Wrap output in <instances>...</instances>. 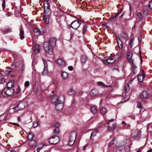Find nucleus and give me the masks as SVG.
<instances>
[{"label": "nucleus", "mask_w": 152, "mask_h": 152, "mask_svg": "<svg viewBox=\"0 0 152 152\" xmlns=\"http://www.w3.org/2000/svg\"><path fill=\"white\" fill-rule=\"evenodd\" d=\"M56 43V39L53 37L45 41L43 44V46L46 52L49 54L52 53Z\"/></svg>", "instance_id": "f257e3e1"}, {"label": "nucleus", "mask_w": 152, "mask_h": 152, "mask_svg": "<svg viewBox=\"0 0 152 152\" xmlns=\"http://www.w3.org/2000/svg\"><path fill=\"white\" fill-rule=\"evenodd\" d=\"M107 124L108 125V130L110 132H113L116 129V125L113 119L106 121Z\"/></svg>", "instance_id": "f03ea898"}, {"label": "nucleus", "mask_w": 152, "mask_h": 152, "mask_svg": "<svg viewBox=\"0 0 152 152\" xmlns=\"http://www.w3.org/2000/svg\"><path fill=\"white\" fill-rule=\"evenodd\" d=\"M14 93L15 90L14 89L5 87L0 91V95H1L4 93V94L7 96H11Z\"/></svg>", "instance_id": "7ed1b4c3"}, {"label": "nucleus", "mask_w": 152, "mask_h": 152, "mask_svg": "<svg viewBox=\"0 0 152 152\" xmlns=\"http://www.w3.org/2000/svg\"><path fill=\"white\" fill-rule=\"evenodd\" d=\"M44 15H50L51 13L50 2L48 1H44Z\"/></svg>", "instance_id": "20e7f679"}, {"label": "nucleus", "mask_w": 152, "mask_h": 152, "mask_svg": "<svg viewBox=\"0 0 152 152\" xmlns=\"http://www.w3.org/2000/svg\"><path fill=\"white\" fill-rule=\"evenodd\" d=\"M77 133L75 131H72L70 134L68 144L70 145H72L74 143L76 139Z\"/></svg>", "instance_id": "39448f33"}, {"label": "nucleus", "mask_w": 152, "mask_h": 152, "mask_svg": "<svg viewBox=\"0 0 152 152\" xmlns=\"http://www.w3.org/2000/svg\"><path fill=\"white\" fill-rule=\"evenodd\" d=\"M48 141L49 143L52 144H55L59 142V138L57 135H54L50 138Z\"/></svg>", "instance_id": "423d86ee"}, {"label": "nucleus", "mask_w": 152, "mask_h": 152, "mask_svg": "<svg viewBox=\"0 0 152 152\" xmlns=\"http://www.w3.org/2000/svg\"><path fill=\"white\" fill-rule=\"evenodd\" d=\"M81 20L77 19L75 20L70 25L72 28L75 29H77L79 27L81 23Z\"/></svg>", "instance_id": "0eeeda50"}, {"label": "nucleus", "mask_w": 152, "mask_h": 152, "mask_svg": "<svg viewBox=\"0 0 152 152\" xmlns=\"http://www.w3.org/2000/svg\"><path fill=\"white\" fill-rule=\"evenodd\" d=\"M64 97L63 96H60L58 97L56 95H54L52 97L51 99V102L54 104L58 102L60 100H64Z\"/></svg>", "instance_id": "6e6552de"}, {"label": "nucleus", "mask_w": 152, "mask_h": 152, "mask_svg": "<svg viewBox=\"0 0 152 152\" xmlns=\"http://www.w3.org/2000/svg\"><path fill=\"white\" fill-rule=\"evenodd\" d=\"M115 60L110 57H105L103 60V62L106 64V62L108 64H113Z\"/></svg>", "instance_id": "1a4fd4ad"}, {"label": "nucleus", "mask_w": 152, "mask_h": 152, "mask_svg": "<svg viewBox=\"0 0 152 152\" xmlns=\"http://www.w3.org/2000/svg\"><path fill=\"white\" fill-rule=\"evenodd\" d=\"M64 100H60L55 104L56 110H61L63 107V102Z\"/></svg>", "instance_id": "9d476101"}, {"label": "nucleus", "mask_w": 152, "mask_h": 152, "mask_svg": "<svg viewBox=\"0 0 152 152\" xmlns=\"http://www.w3.org/2000/svg\"><path fill=\"white\" fill-rule=\"evenodd\" d=\"M149 96L148 93L146 91L142 92L139 96V98L143 99H147Z\"/></svg>", "instance_id": "9b49d317"}, {"label": "nucleus", "mask_w": 152, "mask_h": 152, "mask_svg": "<svg viewBox=\"0 0 152 152\" xmlns=\"http://www.w3.org/2000/svg\"><path fill=\"white\" fill-rule=\"evenodd\" d=\"M43 63L44 64V68L42 72V74L43 75H46L48 72V71L47 68L48 64L46 60H43Z\"/></svg>", "instance_id": "f8f14e48"}, {"label": "nucleus", "mask_w": 152, "mask_h": 152, "mask_svg": "<svg viewBox=\"0 0 152 152\" xmlns=\"http://www.w3.org/2000/svg\"><path fill=\"white\" fill-rule=\"evenodd\" d=\"M18 106L19 107V109L22 110L26 108L27 106V103L25 101L20 102L18 104Z\"/></svg>", "instance_id": "ddd939ff"}, {"label": "nucleus", "mask_w": 152, "mask_h": 152, "mask_svg": "<svg viewBox=\"0 0 152 152\" xmlns=\"http://www.w3.org/2000/svg\"><path fill=\"white\" fill-rule=\"evenodd\" d=\"M56 62L60 66L64 67L66 65L65 61L61 58H59L56 61Z\"/></svg>", "instance_id": "4468645a"}, {"label": "nucleus", "mask_w": 152, "mask_h": 152, "mask_svg": "<svg viewBox=\"0 0 152 152\" xmlns=\"http://www.w3.org/2000/svg\"><path fill=\"white\" fill-rule=\"evenodd\" d=\"M14 83L15 81L14 80H11L7 83V87L10 88H13L14 86Z\"/></svg>", "instance_id": "2eb2a0df"}, {"label": "nucleus", "mask_w": 152, "mask_h": 152, "mask_svg": "<svg viewBox=\"0 0 152 152\" xmlns=\"http://www.w3.org/2000/svg\"><path fill=\"white\" fill-rule=\"evenodd\" d=\"M142 75H139L138 76L137 79L139 81L141 82L142 81L144 77H145V74L143 73V70H142Z\"/></svg>", "instance_id": "dca6fc26"}, {"label": "nucleus", "mask_w": 152, "mask_h": 152, "mask_svg": "<svg viewBox=\"0 0 152 152\" xmlns=\"http://www.w3.org/2000/svg\"><path fill=\"white\" fill-rule=\"evenodd\" d=\"M98 91L96 89H92L90 93V95L91 96H94L98 94Z\"/></svg>", "instance_id": "f3484780"}, {"label": "nucleus", "mask_w": 152, "mask_h": 152, "mask_svg": "<svg viewBox=\"0 0 152 152\" xmlns=\"http://www.w3.org/2000/svg\"><path fill=\"white\" fill-rule=\"evenodd\" d=\"M40 50L39 45L38 44H36L34 47V52L36 54L39 53Z\"/></svg>", "instance_id": "a211bd4d"}, {"label": "nucleus", "mask_w": 152, "mask_h": 152, "mask_svg": "<svg viewBox=\"0 0 152 152\" xmlns=\"http://www.w3.org/2000/svg\"><path fill=\"white\" fill-rule=\"evenodd\" d=\"M127 142V140L126 139H124L123 141H121V142L120 143V145H118V144H116L115 145L116 146L118 147L123 146L126 144Z\"/></svg>", "instance_id": "6ab92c4d"}, {"label": "nucleus", "mask_w": 152, "mask_h": 152, "mask_svg": "<svg viewBox=\"0 0 152 152\" xmlns=\"http://www.w3.org/2000/svg\"><path fill=\"white\" fill-rule=\"evenodd\" d=\"M61 76L62 79L64 80H66L68 77V75L67 73L65 71H62L61 73Z\"/></svg>", "instance_id": "aec40b11"}, {"label": "nucleus", "mask_w": 152, "mask_h": 152, "mask_svg": "<svg viewBox=\"0 0 152 152\" xmlns=\"http://www.w3.org/2000/svg\"><path fill=\"white\" fill-rule=\"evenodd\" d=\"M50 15H44L43 19L44 22L46 24H48L49 23V17Z\"/></svg>", "instance_id": "412c9836"}, {"label": "nucleus", "mask_w": 152, "mask_h": 152, "mask_svg": "<svg viewBox=\"0 0 152 152\" xmlns=\"http://www.w3.org/2000/svg\"><path fill=\"white\" fill-rule=\"evenodd\" d=\"M20 38L21 39H24V32L23 29L22 27L20 28Z\"/></svg>", "instance_id": "4be33fe9"}, {"label": "nucleus", "mask_w": 152, "mask_h": 152, "mask_svg": "<svg viewBox=\"0 0 152 152\" xmlns=\"http://www.w3.org/2000/svg\"><path fill=\"white\" fill-rule=\"evenodd\" d=\"M117 41L118 43V45L119 48H121L123 46V43L119 38H117Z\"/></svg>", "instance_id": "5701e85b"}, {"label": "nucleus", "mask_w": 152, "mask_h": 152, "mask_svg": "<svg viewBox=\"0 0 152 152\" xmlns=\"http://www.w3.org/2000/svg\"><path fill=\"white\" fill-rule=\"evenodd\" d=\"M34 137L33 133L32 132H30L29 134L27 135V137L28 140H31Z\"/></svg>", "instance_id": "b1692460"}, {"label": "nucleus", "mask_w": 152, "mask_h": 152, "mask_svg": "<svg viewBox=\"0 0 152 152\" xmlns=\"http://www.w3.org/2000/svg\"><path fill=\"white\" fill-rule=\"evenodd\" d=\"M150 8L149 6H144L143 8V13L144 14H146L148 12Z\"/></svg>", "instance_id": "393cba45"}, {"label": "nucleus", "mask_w": 152, "mask_h": 152, "mask_svg": "<svg viewBox=\"0 0 152 152\" xmlns=\"http://www.w3.org/2000/svg\"><path fill=\"white\" fill-rule=\"evenodd\" d=\"M98 84L99 86H102L104 87H112V86H111L106 85L102 82H99Z\"/></svg>", "instance_id": "a878e982"}, {"label": "nucleus", "mask_w": 152, "mask_h": 152, "mask_svg": "<svg viewBox=\"0 0 152 152\" xmlns=\"http://www.w3.org/2000/svg\"><path fill=\"white\" fill-rule=\"evenodd\" d=\"M98 132V130L97 129H94L92 131L91 135V137H92V136H96V134Z\"/></svg>", "instance_id": "bb28decb"}, {"label": "nucleus", "mask_w": 152, "mask_h": 152, "mask_svg": "<svg viewBox=\"0 0 152 152\" xmlns=\"http://www.w3.org/2000/svg\"><path fill=\"white\" fill-rule=\"evenodd\" d=\"M91 110L94 114H95L97 113V109L96 107L94 106L91 107Z\"/></svg>", "instance_id": "cd10ccee"}, {"label": "nucleus", "mask_w": 152, "mask_h": 152, "mask_svg": "<svg viewBox=\"0 0 152 152\" xmlns=\"http://www.w3.org/2000/svg\"><path fill=\"white\" fill-rule=\"evenodd\" d=\"M124 89L125 94L128 93L129 91L130 90V88L129 84H127L124 87Z\"/></svg>", "instance_id": "c85d7f7f"}, {"label": "nucleus", "mask_w": 152, "mask_h": 152, "mask_svg": "<svg viewBox=\"0 0 152 152\" xmlns=\"http://www.w3.org/2000/svg\"><path fill=\"white\" fill-rule=\"evenodd\" d=\"M59 132V129L58 127H56L55 129L54 130L53 133L55 135H58Z\"/></svg>", "instance_id": "c756f323"}, {"label": "nucleus", "mask_w": 152, "mask_h": 152, "mask_svg": "<svg viewBox=\"0 0 152 152\" xmlns=\"http://www.w3.org/2000/svg\"><path fill=\"white\" fill-rule=\"evenodd\" d=\"M87 60L86 57L84 55L82 56L81 58V61L83 63H85Z\"/></svg>", "instance_id": "7c9ffc66"}, {"label": "nucleus", "mask_w": 152, "mask_h": 152, "mask_svg": "<svg viewBox=\"0 0 152 152\" xmlns=\"http://www.w3.org/2000/svg\"><path fill=\"white\" fill-rule=\"evenodd\" d=\"M34 32L37 35H39L40 34V30L39 29L35 28L33 29Z\"/></svg>", "instance_id": "2f4dec72"}, {"label": "nucleus", "mask_w": 152, "mask_h": 152, "mask_svg": "<svg viewBox=\"0 0 152 152\" xmlns=\"http://www.w3.org/2000/svg\"><path fill=\"white\" fill-rule=\"evenodd\" d=\"M107 110L106 108L103 107L101 110V112L102 115H104L107 112Z\"/></svg>", "instance_id": "473e14b6"}, {"label": "nucleus", "mask_w": 152, "mask_h": 152, "mask_svg": "<svg viewBox=\"0 0 152 152\" xmlns=\"http://www.w3.org/2000/svg\"><path fill=\"white\" fill-rule=\"evenodd\" d=\"M122 56V53L121 52H118L116 55L115 57L117 59L120 58Z\"/></svg>", "instance_id": "72a5a7b5"}, {"label": "nucleus", "mask_w": 152, "mask_h": 152, "mask_svg": "<svg viewBox=\"0 0 152 152\" xmlns=\"http://www.w3.org/2000/svg\"><path fill=\"white\" fill-rule=\"evenodd\" d=\"M75 91L72 88H71L68 91V93L71 95H74L75 94Z\"/></svg>", "instance_id": "f704fd0d"}, {"label": "nucleus", "mask_w": 152, "mask_h": 152, "mask_svg": "<svg viewBox=\"0 0 152 152\" xmlns=\"http://www.w3.org/2000/svg\"><path fill=\"white\" fill-rule=\"evenodd\" d=\"M13 70V69L11 68H10L7 70H6L5 71V73L6 74H10L12 71Z\"/></svg>", "instance_id": "c9c22d12"}, {"label": "nucleus", "mask_w": 152, "mask_h": 152, "mask_svg": "<svg viewBox=\"0 0 152 152\" xmlns=\"http://www.w3.org/2000/svg\"><path fill=\"white\" fill-rule=\"evenodd\" d=\"M133 134H132V135H134L135 134H136V135H134V136H135L136 137H140L141 133L140 131H135L133 133Z\"/></svg>", "instance_id": "e433bc0d"}, {"label": "nucleus", "mask_w": 152, "mask_h": 152, "mask_svg": "<svg viewBox=\"0 0 152 152\" xmlns=\"http://www.w3.org/2000/svg\"><path fill=\"white\" fill-rule=\"evenodd\" d=\"M21 91L20 88L19 86H18L16 88V90H15V94H17L19 93Z\"/></svg>", "instance_id": "4c0bfd02"}, {"label": "nucleus", "mask_w": 152, "mask_h": 152, "mask_svg": "<svg viewBox=\"0 0 152 152\" xmlns=\"http://www.w3.org/2000/svg\"><path fill=\"white\" fill-rule=\"evenodd\" d=\"M115 139L114 138L113 140L110 141L108 144V147L109 148L111 146L114 144V141L115 140Z\"/></svg>", "instance_id": "58836bf2"}, {"label": "nucleus", "mask_w": 152, "mask_h": 152, "mask_svg": "<svg viewBox=\"0 0 152 152\" xmlns=\"http://www.w3.org/2000/svg\"><path fill=\"white\" fill-rule=\"evenodd\" d=\"M121 37L124 39H127L128 37L126 33H122L121 34Z\"/></svg>", "instance_id": "ea45409f"}, {"label": "nucleus", "mask_w": 152, "mask_h": 152, "mask_svg": "<svg viewBox=\"0 0 152 152\" xmlns=\"http://www.w3.org/2000/svg\"><path fill=\"white\" fill-rule=\"evenodd\" d=\"M87 25H85L83 27L82 29V33L83 34H85L87 30Z\"/></svg>", "instance_id": "a19ab883"}, {"label": "nucleus", "mask_w": 152, "mask_h": 152, "mask_svg": "<svg viewBox=\"0 0 152 152\" xmlns=\"http://www.w3.org/2000/svg\"><path fill=\"white\" fill-rule=\"evenodd\" d=\"M39 124V122L38 121H34L33 123V126L34 128L37 127Z\"/></svg>", "instance_id": "79ce46f5"}, {"label": "nucleus", "mask_w": 152, "mask_h": 152, "mask_svg": "<svg viewBox=\"0 0 152 152\" xmlns=\"http://www.w3.org/2000/svg\"><path fill=\"white\" fill-rule=\"evenodd\" d=\"M124 150H125V152H128L130 150V147L129 146H126L124 147Z\"/></svg>", "instance_id": "37998d69"}, {"label": "nucleus", "mask_w": 152, "mask_h": 152, "mask_svg": "<svg viewBox=\"0 0 152 152\" xmlns=\"http://www.w3.org/2000/svg\"><path fill=\"white\" fill-rule=\"evenodd\" d=\"M12 109H14L15 112H17L20 110V109H19V107L18 106V105Z\"/></svg>", "instance_id": "c03bdc74"}, {"label": "nucleus", "mask_w": 152, "mask_h": 152, "mask_svg": "<svg viewBox=\"0 0 152 152\" xmlns=\"http://www.w3.org/2000/svg\"><path fill=\"white\" fill-rule=\"evenodd\" d=\"M129 98L130 97L129 95H128L126 96V97L125 98H124V99H125L124 100V99H122L121 101L122 102H123L125 101H128L129 100Z\"/></svg>", "instance_id": "a18cd8bd"}, {"label": "nucleus", "mask_w": 152, "mask_h": 152, "mask_svg": "<svg viewBox=\"0 0 152 152\" xmlns=\"http://www.w3.org/2000/svg\"><path fill=\"white\" fill-rule=\"evenodd\" d=\"M3 1L2 4V6L3 8V10H4L5 8L6 2L5 0H2Z\"/></svg>", "instance_id": "49530a36"}, {"label": "nucleus", "mask_w": 152, "mask_h": 152, "mask_svg": "<svg viewBox=\"0 0 152 152\" xmlns=\"http://www.w3.org/2000/svg\"><path fill=\"white\" fill-rule=\"evenodd\" d=\"M137 106L139 108H141L142 107V103L140 102H137Z\"/></svg>", "instance_id": "de8ad7c7"}, {"label": "nucleus", "mask_w": 152, "mask_h": 152, "mask_svg": "<svg viewBox=\"0 0 152 152\" xmlns=\"http://www.w3.org/2000/svg\"><path fill=\"white\" fill-rule=\"evenodd\" d=\"M133 66L132 68V69H133V73H134V74H135L136 73V69L137 68V67H136V66H134L133 64Z\"/></svg>", "instance_id": "09e8293b"}, {"label": "nucleus", "mask_w": 152, "mask_h": 152, "mask_svg": "<svg viewBox=\"0 0 152 152\" xmlns=\"http://www.w3.org/2000/svg\"><path fill=\"white\" fill-rule=\"evenodd\" d=\"M127 58L129 57H132V53L131 52H129L127 53Z\"/></svg>", "instance_id": "8fccbe9b"}, {"label": "nucleus", "mask_w": 152, "mask_h": 152, "mask_svg": "<svg viewBox=\"0 0 152 152\" xmlns=\"http://www.w3.org/2000/svg\"><path fill=\"white\" fill-rule=\"evenodd\" d=\"M42 147L40 148V147H38L37 148H35L34 149V152H38L39 151L40 149L42 148Z\"/></svg>", "instance_id": "3c124183"}, {"label": "nucleus", "mask_w": 152, "mask_h": 152, "mask_svg": "<svg viewBox=\"0 0 152 152\" xmlns=\"http://www.w3.org/2000/svg\"><path fill=\"white\" fill-rule=\"evenodd\" d=\"M25 86L26 87H28L29 86V82L28 81H26L24 84Z\"/></svg>", "instance_id": "603ef678"}, {"label": "nucleus", "mask_w": 152, "mask_h": 152, "mask_svg": "<svg viewBox=\"0 0 152 152\" xmlns=\"http://www.w3.org/2000/svg\"><path fill=\"white\" fill-rule=\"evenodd\" d=\"M134 39L133 38L132 39L130 42L129 45L130 47H132V44L134 42Z\"/></svg>", "instance_id": "864d4df0"}, {"label": "nucleus", "mask_w": 152, "mask_h": 152, "mask_svg": "<svg viewBox=\"0 0 152 152\" xmlns=\"http://www.w3.org/2000/svg\"><path fill=\"white\" fill-rule=\"evenodd\" d=\"M128 61L129 62L133 64V61L132 58V57L127 58Z\"/></svg>", "instance_id": "5fc2aeb1"}, {"label": "nucleus", "mask_w": 152, "mask_h": 152, "mask_svg": "<svg viewBox=\"0 0 152 152\" xmlns=\"http://www.w3.org/2000/svg\"><path fill=\"white\" fill-rule=\"evenodd\" d=\"M122 149H121L119 147L116 149V152H122Z\"/></svg>", "instance_id": "6e6d98bb"}, {"label": "nucleus", "mask_w": 152, "mask_h": 152, "mask_svg": "<svg viewBox=\"0 0 152 152\" xmlns=\"http://www.w3.org/2000/svg\"><path fill=\"white\" fill-rule=\"evenodd\" d=\"M149 8L151 10H152V1H151L148 4Z\"/></svg>", "instance_id": "4d7b16f0"}, {"label": "nucleus", "mask_w": 152, "mask_h": 152, "mask_svg": "<svg viewBox=\"0 0 152 152\" xmlns=\"http://www.w3.org/2000/svg\"><path fill=\"white\" fill-rule=\"evenodd\" d=\"M137 15L140 18H141L142 17V14L140 12H138L137 13Z\"/></svg>", "instance_id": "13d9d810"}, {"label": "nucleus", "mask_w": 152, "mask_h": 152, "mask_svg": "<svg viewBox=\"0 0 152 152\" xmlns=\"http://www.w3.org/2000/svg\"><path fill=\"white\" fill-rule=\"evenodd\" d=\"M6 15L7 17H10L11 15L12 14L10 12H8L6 14Z\"/></svg>", "instance_id": "bf43d9fd"}, {"label": "nucleus", "mask_w": 152, "mask_h": 152, "mask_svg": "<svg viewBox=\"0 0 152 152\" xmlns=\"http://www.w3.org/2000/svg\"><path fill=\"white\" fill-rule=\"evenodd\" d=\"M59 125H60L58 123H57L55 124V125H54V127H55L56 128V127H58Z\"/></svg>", "instance_id": "052dcab7"}, {"label": "nucleus", "mask_w": 152, "mask_h": 152, "mask_svg": "<svg viewBox=\"0 0 152 152\" xmlns=\"http://www.w3.org/2000/svg\"><path fill=\"white\" fill-rule=\"evenodd\" d=\"M68 69L69 70L72 71L73 69V67L72 66H68Z\"/></svg>", "instance_id": "680f3d73"}, {"label": "nucleus", "mask_w": 152, "mask_h": 152, "mask_svg": "<svg viewBox=\"0 0 152 152\" xmlns=\"http://www.w3.org/2000/svg\"><path fill=\"white\" fill-rule=\"evenodd\" d=\"M11 29L10 28H7L5 31H4V32H8L10 31Z\"/></svg>", "instance_id": "e2e57ef3"}, {"label": "nucleus", "mask_w": 152, "mask_h": 152, "mask_svg": "<svg viewBox=\"0 0 152 152\" xmlns=\"http://www.w3.org/2000/svg\"><path fill=\"white\" fill-rule=\"evenodd\" d=\"M1 82L2 83H4L5 82V79L3 78H1Z\"/></svg>", "instance_id": "0e129e2a"}, {"label": "nucleus", "mask_w": 152, "mask_h": 152, "mask_svg": "<svg viewBox=\"0 0 152 152\" xmlns=\"http://www.w3.org/2000/svg\"><path fill=\"white\" fill-rule=\"evenodd\" d=\"M102 26H103L107 28H108V26H107V25L106 24H103L102 25Z\"/></svg>", "instance_id": "69168bd1"}, {"label": "nucleus", "mask_w": 152, "mask_h": 152, "mask_svg": "<svg viewBox=\"0 0 152 152\" xmlns=\"http://www.w3.org/2000/svg\"><path fill=\"white\" fill-rule=\"evenodd\" d=\"M87 146V145H85L83 147V150L84 151L86 149V147Z\"/></svg>", "instance_id": "338daca9"}, {"label": "nucleus", "mask_w": 152, "mask_h": 152, "mask_svg": "<svg viewBox=\"0 0 152 152\" xmlns=\"http://www.w3.org/2000/svg\"><path fill=\"white\" fill-rule=\"evenodd\" d=\"M138 40L139 41H141V39L140 36H139L138 37Z\"/></svg>", "instance_id": "774afa93"}]
</instances>
